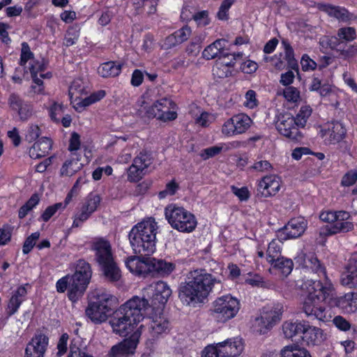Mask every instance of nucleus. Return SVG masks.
I'll return each mask as SVG.
<instances>
[{"instance_id": "ddd939ff", "label": "nucleus", "mask_w": 357, "mask_h": 357, "mask_svg": "<svg viewBox=\"0 0 357 357\" xmlns=\"http://www.w3.org/2000/svg\"><path fill=\"white\" fill-rule=\"evenodd\" d=\"M146 109V115L149 118H156L163 122L172 121L178 116L177 105L168 98H160Z\"/></svg>"}, {"instance_id": "aec40b11", "label": "nucleus", "mask_w": 357, "mask_h": 357, "mask_svg": "<svg viewBox=\"0 0 357 357\" xmlns=\"http://www.w3.org/2000/svg\"><path fill=\"white\" fill-rule=\"evenodd\" d=\"M275 127L282 135L287 138L298 140L301 137L294 117L290 114H280L275 122Z\"/></svg>"}, {"instance_id": "c756f323", "label": "nucleus", "mask_w": 357, "mask_h": 357, "mask_svg": "<svg viewBox=\"0 0 357 357\" xmlns=\"http://www.w3.org/2000/svg\"><path fill=\"white\" fill-rule=\"evenodd\" d=\"M341 283L350 288L357 286V253L351 255L347 260L341 276Z\"/></svg>"}, {"instance_id": "39448f33", "label": "nucleus", "mask_w": 357, "mask_h": 357, "mask_svg": "<svg viewBox=\"0 0 357 357\" xmlns=\"http://www.w3.org/2000/svg\"><path fill=\"white\" fill-rule=\"evenodd\" d=\"M91 274L89 264L84 260H79L76 264L75 272L73 275H67L56 282V290L59 293H63L68 289L69 299L75 302L85 291Z\"/></svg>"}, {"instance_id": "20e7f679", "label": "nucleus", "mask_w": 357, "mask_h": 357, "mask_svg": "<svg viewBox=\"0 0 357 357\" xmlns=\"http://www.w3.org/2000/svg\"><path fill=\"white\" fill-rule=\"evenodd\" d=\"M158 229V222L151 217L144 219L132 227L128 238L135 253L149 255L155 251Z\"/></svg>"}, {"instance_id": "338daca9", "label": "nucleus", "mask_w": 357, "mask_h": 357, "mask_svg": "<svg viewBox=\"0 0 357 357\" xmlns=\"http://www.w3.org/2000/svg\"><path fill=\"white\" fill-rule=\"evenodd\" d=\"M192 31L191 29L188 26H185L180 29L174 32V34L176 37L177 42H178L180 44L186 41L190 36L191 35Z\"/></svg>"}, {"instance_id": "774afa93", "label": "nucleus", "mask_w": 357, "mask_h": 357, "mask_svg": "<svg viewBox=\"0 0 357 357\" xmlns=\"http://www.w3.org/2000/svg\"><path fill=\"white\" fill-rule=\"evenodd\" d=\"M214 120L213 114L203 112L199 116L195 118V123L199 126L206 127Z\"/></svg>"}, {"instance_id": "f3484780", "label": "nucleus", "mask_w": 357, "mask_h": 357, "mask_svg": "<svg viewBox=\"0 0 357 357\" xmlns=\"http://www.w3.org/2000/svg\"><path fill=\"white\" fill-rule=\"evenodd\" d=\"M282 307L278 304L271 310H264L259 318L255 322V331L260 334L266 333L276 322L281 319Z\"/></svg>"}, {"instance_id": "4be33fe9", "label": "nucleus", "mask_w": 357, "mask_h": 357, "mask_svg": "<svg viewBox=\"0 0 357 357\" xmlns=\"http://www.w3.org/2000/svg\"><path fill=\"white\" fill-rule=\"evenodd\" d=\"M346 133L345 127L339 121L327 123L319 132V136L330 144L340 142L345 137Z\"/></svg>"}, {"instance_id": "680f3d73", "label": "nucleus", "mask_w": 357, "mask_h": 357, "mask_svg": "<svg viewBox=\"0 0 357 357\" xmlns=\"http://www.w3.org/2000/svg\"><path fill=\"white\" fill-rule=\"evenodd\" d=\"M40 237V233L38 231L31 234L28 236L24 243L22 252L24 254H28L36 245V241Z\"/></svg>"}, {"instance_id": "8fccbe9b", "label": "nucleus", "mask_w": 357, "mask_h": 357, "mask_svg": "<svg viewBox=\"0 0 357 357\" xmlns=\"http://www.w3.org/2000/svg\"><path fill=\"white\" fill-rule=\"evenodd\" d=\"M356 30L353 27H343L337 31V38L341 41L350 42L356 38Z\"/></svg>"}, {"instance_id": "6ab92c4d", "label": "nucleus", "mask_w": 357, "mask_h": 357, "mask_svg": "<svg viewBox=\"0 0 357 357\" xmlns=\"http://www.w3.org/2000/svg\"><path fill=\"white\" fill-rule=\"evenodd\" d=\"M139 338L140 331L136 330L123 341L112 347L109 353L110 356L131 357L135 352Z\"/></svg>"}, {"instance_id": "7c9ffc66", "label": "nucleus", "mask_w": 357, "mask_h": 357, "mask_svg": "<svg viewBox=\"0 0 357 357\" xmlns=\"http://www.w3.org/2000/svg\"><path fill=\"white\" fill-rule=\"evenodd\" d=\"M335 305L343 313H354L357 311V292L349 291L335 298Z\"/></svg>"}, {"instance_id": "f8f14e48", "label": "nucleus", "mask_w": 357, "mask_h": 357, "mask_svg": "<svg viewBox=\"0 0 357 357\" xmlns=\"http://www.w3.org/2000/svg\"><path fill=\"white\" fill-rule=\"evenodd\" d=\"M86 93V87L83 80L81 79H75L70 86L69 96L73 107L79 112L84 110L86 107L100 100L105 96V92L100 90L82 98V96Z\"/></svg>"}, {"instance_id": "a878e982", "label": "nucleus", "mask_w": 357, "mask_h": 357, "mask_svg": "<svg viewBox=\"0 0 357 357\" xmlns=\"http://www.w3.org/2000/svg\"><path fill=\"white\" fill-rule=\"evenodd\" d=\"M241 53L227 54V56L219 58L213 68V75L218 78H225L231 76L234 71L237 56H241Z\"/></svg>"}, {"instance_id": "bb28decb", "label": "nucleus", "mask_w": 357, "mask_h": 357, "mask_svg": "<svg viewBox=\"0 0 357 357\" xmlns=\"http://www.w3.org/2000/svg\"><path fill=\"white\" fill-rule=\"evenodd\" d=\"M95 259L100 266L114 260L110 243L105 238H96L92 243Z\"/></svg>"}, {"instance_id": "37998d69", "label": "nucleus", "mask_w": 357, "mask_h": 357, "mask_svg": "<svg viewBox=\"0 0 357 357\" xmlns=\"http://www.w3.org/2000/svg\"><path fill=\"white\" fill-rule=\"evenodd\" d=\"M121 70V66L113 61L104 63L98 69L99 75L103 77L117 76Z\"/></svg>"}, {"instance_id": "6e6d98bb", "label": "nucleus", "mask_w": 357, "mask_h": 357, "mask_svg": "<svg viewBox=\"0 0 357 357\" xmlns=\"http://www.w3.org/2000/svg\"><path fill=\"white\" fill-rule=\"evenodd\" d=\"M201 357H223L221 350L216 344L206 346L202 351Z\"/></svg>"}, {"instance_id": "a18cd8bd", "label": "nucleus", "mask_w": 357, "mask_h": 357, "mask_svg": "<svg viewBox=\"0 0 357 357\" xmlns=\"http://www.w3.org/2000/svg\"><path fill=\"white\" fill-rule=\"evenodd\" d=\"M47 109L51 119L56 123H59L60 119L64 112L63 105L54 100H50Z\"/></svg>"}, {"instance_id": "69168bd1", "label": "nucleus", "mask_w": 357, "mask_h": 357, "mask_svg": "<svg viewBox=\"0 0 357 357\" xmlns=\"http://www.w3.org/2000/svg\"><path fill=\"white\" fill-rule=\"evenodd\" d=\"M40 135V129L38 125L31 124L26 130L25 137L29 142L36 140Z\"/></svg>"}, {"instance_id": "9b49d317", "label": "nucleus", "mask_w": 357, "mask_h": 357, "mask_svg": "<svg viewBox=\"0 0 357 357\" xmlns=\"http://www.w3.org/2000/svg\"><path fill=\"white\" fill-rule=\"evenodd\" d=\"M152 310L153 309L147 302L144 313V320L141 321L139 328L136 329L140 331V336L144 333H147L149 337L155 338L168 331L169 323L165 317L161 316V307H157L156 312L153 315H151Z\"/></svg>"}, {"instance_id": "e433bc0d", "label": "nucleus", "mask_w": 357, "mask_h": 357, "mask_svg": "<svg viewBox=\"0 0 357 357\" xmlns=\"http://www.w3.org/2000/svg\"><path fill=\"white\" fill-rule=\"evenodd\" d=\"M52 146V142L50 138L42 137L29 149V155L33 159L44 157L49 153Z\"/></svg>"}, {"instance_id": "bf43d9fd", "label": "nucleus", "mask_w": 357, "mask_h": 357, "mask_svg": "<svg viewBox=\"0 0 357 357\" xmlns=\"http://www.w3.org/2000/svg\"><path fill=\"white\" fill-rule=\"evenodd\" d=\"M283 96L288 102H296L300 99V92L294 86L287 87L283 91Z\"/></svg>"}, {"instance_id": "f03ea898", "label": "nucleus", "mask_w": 357, "mask_h": 357, "mask_svg": "<svg viewBox=\"0 0 357 357\" xmlns=\"http://www.w3.org/2000/svg\"><path fill=\"white\" fill-rule=\"evenodd\" d=\"M221 279L206 272L197 269L189 272L185 282L178 287V298L187 306L196 307L205 303L215 283Z\"/></svg>"}, {"instance_id": "423d86ee", "label": "nucleus", "mask_w": 357, "mask_h": 357, "mask_svg": "<svg viewBox=\"0 0 357 357\" xmlns=\"http://www.w3.org/2000/svg\"><path fill=\"white\" fill-rule=\"evenodd\" d=\"M321 221L331 225L319 229L320 236H330L352 231L355 228L351 214L346 211H325L319 214Z\"/></svg>"}, {"instance_id": "412c9836", "label": "nucleus", "mask_w": 357, "mask_h": 357, "mask_svg": "<svg viewBox=\"0 0 357 357\" xmlns=\"http://www.w3.org/2000/svg\"><path fill=\"white\" fill-rule=\"evenodd\" d=\"M307 227V220L303 217L292 218L284 226L278 231V236L281 240H288L301 236Z\"/></svg>"}, {"instance_id": "4d7b16f0", "label": "nucleus", "mask_w": 357, "mask_h": 357, "mask_svg": "<svg viewBox=\"0 0 357 357\" xmlns=\"http://www.w3.org/2000/svg\"><path fill=\"white\" fill-rule=\"evenodd\" d=\"M178 189V184L174 180H172L166 184L165 189L158 193V197L159 199H162L167 196L174 195Z\"/></svg>"}, {"instance_id": "0eeeda50", "label": "nucleus", "mask_w": 357, "mask_h": 357, "mask_svg": "<svg viewBox=\"0 0 357 357\" xmlns=\"http://www.w3.org/2000/svg\"><path fill=\"white\" fill-rule=\"evenodd\" d=\"M20 64L24 68H28L31 74L33 82V84L31 86L32 91L37 94L43 93V82L38 75L41 78H50L51 73H43L46 68L45 61L43 59H36L26 43L22 44Z\"/></svg>"}, {"instance_id": "1a4fd4ad", "label": "nucleus", "mask_w": 357, "mask_h": 357, "mask_svg": "<svg viewBox=\"0 0 357 357\" xmlns=\"http://www.w3.org/2000/svg\"><path fill=\"white\" fill-rule=\"evenodd\" d=\"M93 297L95 301L89 303L86 314L93 323L100 324L105 321L112 313L113 296L104 290H97L93 293Z\"/></svg>"}, {"instance_id": "473e14b6", "label": "nucleus", "mask_w": 357, "mask_h": 357, "mask_svg": "<svg viewBox=\"0 0 357 357\" xmlns=\"http://www.w3.org/2000/svg\"><path fill=\"white\" fill-rule=\"evenodd\" d=\"M318 8L331 17H333L340 21L349 22L356 19V16L349 13L344 7L333 6L326 3H319Z\"/></svg>"}, {"instance_id": "72a5a7b5", "label": "nucleus", "mask_w": 357, "mask_h": 357, "mask_svg": "<svg viewBox=\"0 0 357 357\" xmlns=\"http://www.w3.org/2000/svg\"><path fill=\"white\" fill-rule=\"evenodd\" d=\"M28 284L19 286L13 291L11 297L7 305L8 315L14 314L20 308L21 304L25 301L27 294Z\"/></svg>"}, {"instance_id": "f704fd0d", "label": "nucleus", "mask_w": 357, "mask_h": 357, "mask_svg": "<svg viewBox=\"0 0 357 357\" xmlns=\"http://www.w3.org/2000/svg\"><path fill=\"white\" fill-rule=\"evenodd\" d=\"M83 167L80 162V155L76 153H71L61 165L59 174L62 177H71L79 172Z\"/></svg>"}, {"instance_id": "052dcab7", "label": "nucleus", "mask_w": 357, "mask_h": 357, "mask_svg": "<svg viewBox=\"0 0 357 357\" xmlns=\"http://www.w3.org/2000/svg\"><path fill=\"white\" fill-rule=\"evenodd\" d=\"M258 67L257 62L250 59H246L241 63L240 70L245 74L250 75L255 73L258 69Z\"/></svg>"}, {"instance_id": "79ce46f5", "label": "nucleus", "mask_w": 357, "mask_h": 357, "mask_svg": "<svg viewBox=\"0 0 357 357\" xmlns=\"http://www.w3.org/2000/svg\"><path fill=\"white\" fill-rule=\"evenodd\" d=\"M150 268V273L156 272L161 275H168L174 271L175 266L171 262L151 259Z\"/></svg>"}, {"instance_id": "2eb2a0df", "label": "nucleus", "mask_w": 357, "mask_h": 357, "mask_svg": "<svg viewBox=\"0 0 357 357\" xmlns=\"http://www.w3.org/2000/svg\"><path fill=\"white\" fill-rule=\"evenodd\" d=\"M153 163L151 154L141 152L135 158L132 164L128 169V179L130 182H137L147 173L148 168Z\"/></svg>"}, {"instance_id": "b1692460", "label": "nucleus", "mask_w": 357, "mask_h": 357, "mask_svg": "<svg viewBox=\"0 0 357 357\" xmlns=\"http://www.w3.org/2000/svg\"><path fill=\"white\" fill-rule=\"evenodd\" d=\"M101 199L100 196L95 193H90L85 199L82 208L75 216L73 227H77L83 222L86 221L90 215L95 212L100 205Z\"/></svg>"}, {"instance_id": "393cba45", "label": "nucleus", "mask_w": 357, "mask_h": 357, "mask_svg": "<svg viewBox=\"0 0 357 357\" xmlns=\"http://www.w3.org/2000/svg\"><path fill=\"white\" fill-rule=\"evenodd\" d=\"M49 344L48 337L38 333L26 344L24 357H44Z\"/></svg>"}, {"instance_id": "de8ad7c7", "label": "nucleus", "mask_w": 357, "mask_h": 357, "mask_svg": "<svg viewBox=\"0 0 357 357\" xmlns=\"http://www.w3.org/2000/svg\"><path fill=\"white\" fill-rule=\"evenodd\" d=\"M228 149L229 147L226 144H219L218 145L203 149L200 152L199 156L203 160H208L220 154L222 151L228 150Z\"/></svg>"}, {"instance_id": "c9c22d12", "label": "nucleus", "mask_w": 357, "mask_h": 357, "mask_svg": "<svg viewBox=\"0 0 357 357\" xmlns=\"http://www.w3.org/2000/svg\"><path fill=\"white\" fill-rule=\"evenodd\" d=\"M227 40L225 39H218L211 44L206 46L202 52V56L206 60H211L217 56H226L224 54Z\"/></svg>"}, {"instance_id": "603ef678", "label": "nucleus", "mask_w": 357, "mask_h": 357, "mask_svg": "<svg viewBox=\"0 0 357 357\" xmlns=\"http://www.w3.org/2000/svg\"><path fill=\"white\" fill-rule=\"evenodd\" d=\"M245 100L243 105L248 109H254L258 106L259 101L257 96V93L252 89L248 90L245 94Z\"/></svg>"}, {"instance_id": "f257e3e1", "label": "nucleus", "mask_w": 357, "mask_h": 357, "mask_svg": "<svg viewBox=\"0 0 357 357\" xmlns=\"http://www.w3.org/2000/svg\"><path fill=\"white\" fill-rule=\"evenodd\" d=\"M296 263L303 268L310 269L324 276L325 271L321 266L315 254L301 251L295 257ZM298 287L306 293L305 297L301 302V310L305 314L319 322L327 323L332 319L331 313L319 303L332 300L335 296L333 284L327 277L323 281L312 279L298 282Z\"/></svg>"}, {"instance_id": "0e129e2a", "label": "nucleus", "mask_w": 357, "mask_h": 357, "mask_svg": "<svg viewBox=\"0 0 357 357\" xmlns=\"http://www.w3.org/2000/svg\"><path fill=\"white\" fill-rule=\"evenodd\" d=\"M333 323L335 326L341 331L347 332L351 328V324L344 317L337 315L333 319Z\"/></svg>"}, {"instance_id": "dca6fc26", "label": "nucleus", "mask_w": 357, "mask_h": 357, "mask_svg": "<svg viewBox=\"0 0 357 357\" xmlns=\"http://www.w3.org/2000/svg\"><path fill=\"white\" fill-rule=\"evenodd\" d=\"M172 294V290L169 286L162 281L153 282L143 289V297L151 298L154 304H159L157 307H161L167 301Z\"/></svg>"}, {"instance_id": "e2e57ef3", "label": "nucleus", "mask_w": 357, "mask_h": 357, "mask_svg": "<svg viewBox=\"0 0 357 357\" xmlns=\"http://www.w3.org/2000/svg\"><path fill=\"white\" fill-rule=\"evenodd\" d=\"M197 26H205L209 24L211 20L208 17V13L206 10L199 11L192 16Z\"/></svg>"}, {"instance_id": "3c124183", "label": "nucleus", "mask_w": 357, "mask_h": 357, "mask_svg": "<svg viewBox=\"0 0 357 357\" xmlns=\"http://www.w3.org/2000/svg\"><path fill=\"white\" fill-rule=\"evenodd\" d=\"M232 193L237 197L241 202H247L250 197V191L247 186H231Z\"/></svg>"}, {"instance_id": "4468645a", "label": "nucleus", "mask_w": 357, "mask_h": 357, "mask_svg": "<svg viewBox=\"0 0 357 357\" xmlns=\"http://www.w3.org/2000/svg\"><path fill=\"white\" fill-rule=\"evenodd\" d=\"M252 124L251 118L239 113L227 119L221 127V134L225 137H233L246 132Z\"/></svg>"}, {"instance_id": "49530a36", "label": "nucleus", "mask_w": 357, "mask_h": 357, "mask_svg": "<svg viewBox=\"0 0 357 357\" xmlns=\"http://www.w3.org/2000/svg\"><path fill=\"white\" fill-rule=\"evenodd\" d=\"M312 109L310 105H303L294 118L298 128H304L310 116L312 115Z\"/></svg>"}, {"instance_id": "13d9d810", "label": "nucleus", "mask_w": 357, "mask_h": 357, "mask_svg": "<svg viewBox=\"0 0 357 357\" xmlns=\"http://www.w3.org/2000/svg\"><path fill=\"white\" fill-rule=\"evenodd\" d=\"M79 37V31L78 29H75V28H70L66 35H65V38H64V45L66 46H71L74 44H75V43L77 42V40H78Z\"/></svg>"}, {"instance_id": "4c0bfd02", "label": "nucleus", "mask_w": 357, "mask_h": 357, "mask_svg": "<svg viewBox=\"0 0 357 357\" xmlns=\"http://www.w3.org/2000/svg\"><path fill=\"white\" fill-rule=\"evenodd\" d=\"M285 240H281L276 234V238L273 239L268 245L266 254V259L271 264L278 259L281 258L282 245Z\"/></svg>"}, {"instance_id": "c85d7f7f", "label": "nucleus", "mask_w": 357, "mask_h": 357, "mask_svg": "<svg viewBox=\"0 0 357 357\" xmlns=\"http://www.w3.org/2000/svg\"><path fill=\"white\" fill-rule=\"evenodd\" d=\"M223 357H238L244 350V342L240 337H233L218 343Z\"/></svg>"}, {"instance_id": "a211bd4d", "label": "nucleus", "mask_w": 357, "mask_h": 357, "mask_svg": "<svg viewBox=\"0 0 357 357\" xmlns=\"http://www.w3.org/2000/svg\"><path fill=\"white\" fill-rule=\"evenodd\" d=\"M282 187L281 178L274 174L266 175L257 181V192L264 198L272 197L276 195Z\"/></svg>"}, {"instance_id": "2f4dec72", "label": "nucleus", "mask_w": 357, "mask_h": 357, "mask_svg": "<svg viewBox=\"0 0 357 357\" xmlns=\"http://www.w3.org/2000/svg\"><path fill=\"white\" fill-rule=\"evenodd\" d=\"M151 259L132 256L127 258L125 261V264L132 273L137 275H144L150 273Z\"/></svg>"}, {"instance_id": "c03bdc74", "label": "nucleus", "mask_w": 357, "mask_h": 357, "mask_svg": "<svg viewBox=\"0 0 357 357\" xmlns=\"http://www.w3.org/2000/svg\"><path fill=\"white\" fill-rule=\"evenodd\" d=\"M293 262L291 259L281 257L271 264V269L277 270L282 275L287 276L291 273L293 269Z\"/></svg>"}, {"instance_id": "a19ab883", "label": "nucleus", "mask_w": 357, "mask_h": 357, "mask_svg": "<svg viewBox=\"0 0 357 357\" xmlns=\"http://www.w3.org/2000/svg\"><path fill=\"white\" fill-rule=\"evenodd\" d=\"M104 276L110 282H117L121 278V271L115 261L100 266Z\"/></svg>"}, {"instance_id": "cd10ccee", "label": "nucleus", "mask_w": 357, "mask_h": 357, "mask_svg": "<svg viewBox=\"0 0 357 357\" xmlns=\"http://www.w3.org/2000/svg\"><path fill=\"white\" fill-rule=\"evenodd\" d=\"M10 109L15 112L21 121H26L33 113L31 106L24 102L18 95L13 93L8 99Z\"/></svg>"}, {"instance_id": "09e8293b", "label": "nucleus", "mask_w": 357, "mask_h": 357, "mask_svg": "<svg viewBox=\"0 0 357 357\" xmlns=\"http://www.w3.org/2000/svg\"><path fill=\"white\" fill-rule=\"evenodd\" d=\"M245 283L252 287H263L264 280L261 275L257 273H248L243 275Z\"/></svg>"}, {"instance_id": "7ed1b4c3", "label": "nucleus", "mask_w": 357, "mask_h": 357, "mask_svg": "<svg viewBox=\"0 0 357 357\" xmlns=\"http://www.w3.org/2000/svg\"><path fill=\"white\" fill-rule=\"evenodd\" d=\"M147 305V299L133 296L111 314L109 325L114 333L130 336L142 320Z\"/></svg>"}, {"instance_id": "864d4df0", "label": "nucleus", "mask_w": 357, "mask_h": 357, "mask_svg": "<svg viewBox=\"0 0 357 357\" xmlns=\"http://www.w3.org/2000/svg\"><path fill=\"white\" fill-rule=\"evenodd\" d=\"M158 0H134L137 8L144 7L148 14H153L156 11Z\"/></svg>"}, {"instance_id": "ea45409f", "label": "nucleus", "mask_w": 357, "mask_h": 357, "mask_svg": "<svg viewBox=\"0 0 357 357\" xmlns=\"http://www.w3.org/2000/svg\"><path fill=\"white\" fill-rule=\"evenodd\" d=\"M304 324V320L295 322H284L282 326L284 336L288 339H293L296 336H299L301 338Z\"/></svg>"}, {"instance_id": "5fc2aeb1", "label": "nucleus", "mask_w": 357, "mask_h": 357, "mask_svg": "<svg viewBox=\"0 0 357 357\" xmlns=\"http://www.w3.org/2000/svg\"><path fill=\"white\" fill-rule=\"evenodd\" d=\"M234 2L235 0H223L217 13V17L220 20H228L229 10Z\"/></svg>"}, {"instance_id": "5701e85b", "label": "nucleus", "mask_w": 357, "mask_h": 357, "mask_svg": "<svg viewBox=\"0 0 357 357\" xmlns=\"http://www.w3.org/2000/svg\"><path fill=\"white\" fill-rule=\"evenodd\" d=\"M301 339L307 347L318 346L327 339V334L322 328L305 321Z\"/></svg>"}, {"instance_id": "9d476101", "label": "nucleus", "mask_w": 357, "mask_h": 357, "mask_svg": "<svg viewBox=\"0 0 357 357\" xmlns=\"http://www.w3.org/2000/svg\"><path fill=\"white\" fill-rule=\"evenodd\" d=\"M241 309V302L235 296L227 294L218 297L213 303L211 314L220 323H226L234 319Z\"/></svg>"}, {"instance_id": "58836bf2", "label": "nucleus", "mask_w": 357, "mask_h": 357, "mask_svg": "<svg viewBox=\"0 0 357 357\" xmlns=\"http://www.w3.org/2000/svg\"><path fill=\"white\" fill-rule=\"evenodd\" d=\"M280 357H312V355L306 348L296 344H290L281 349Z\"/></svg>"}, {"instance_id": "6e6552de", "label": "nucleus", "mask_w": 357, "mask_h": 357, "mask_svg": "<svg viewBox=\"0 0 357 357\" xmlns=\"http://www.w3.org/2000/svg\"><path fill=\"white\" fill-rule=\"evenodd\" d=\"M165 219L175 230L182 233L192 232L197 225L195 215L183 206L168 204L164 210Z\"/></svg>"}]
</instances>
